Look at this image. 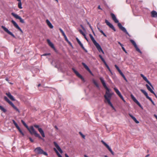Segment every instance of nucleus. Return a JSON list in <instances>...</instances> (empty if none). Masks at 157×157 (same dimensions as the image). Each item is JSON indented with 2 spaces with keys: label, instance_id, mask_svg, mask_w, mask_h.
<instances>
[{
  "label": "nucleus",
  "instance_id": "obj_18",
  "mask_svg": "<svg viewBox=\"0 0 157 157\" xmlns=\"http://www.w3.org/2000/svg\"><path fill=\"white\" fill-rule=\"evenodd\" d=\"M151 16L153 17H157V12L153 10L151 12Z\"/></svg>",
  "mask_w": 157,
  "mask_h": 157
},
{
  "label": "nucleus",
  "instance_id": "obj_43",
  "mask_svg": "<svg viewBox=\"0 0 157 157\" xmlns=\"http://www.w3.org/2000/svg\"><path fill=\"white\" fill-rule=\"evenodd\" d=\"M106 148L108 149L110 152L111 151H112L109 146L107 147Z\"/></svg>",
  "mask_w": 157,
  "mask_h": 157
},
{
  "label": "nucleus",
  "instance_id": "obj_2",
  "mask_svg": "<svg viewBox=\"0 0 157 157\" xmlns=\"http://www.w3.org/2000/svg\"><path fill=\"white\" fill-rule=\"evenodd\" d=\"M111 16L112 17V19L115 23H117L119 29L125 33L126 34H127L129 36H130V35L127 32L126 29L123 27L121 24L119 22L118 20L117 19L115 15L113 13H111Z\"/></svg>",
  "mask_w": 157,
  "mask_h": 157
},
{
  "label": "nucleus",
  "instance_id": "obj_26",
  "mask_svg": "<svg viewBox=\"0 0 157 157\" xmlns=\"http://www.w3.org/2000/svg\"><path fill=\"white\" fill-rule=\"evenodd\" d=\"M146 86L147 87V89L152 94H155V92L153 91L150 88V87L149 86V85L147 84H146Z\"/></svg>",
  "mask_w": 157,
  "mask_h": 157
},
{
  "label": "nucleus",
  "instance_id": "obj_27",
  "mask_svg": "<svg viewBox=\"0 0 157 157\" xmlns=\"http://www.w3.org/2000/svg\"><path fill=\"white\" fill-rule=\"evenodd\" d=\"M76 40L77 41V42L79 44L80 46L81 47V48L82 49H84V47L83 46L82 44L81 43V41L77 38H76Z\"/></svg>",
  "mask_w": 157,
  "mask_h": 157
},
{
  "label": "nucleus",
  "instance_id": "obj_47",
  "mask_svg": "<svg viewBox=\"0 0 157 157\" xmlns=\"http://www.w3.org/2000/svg\"><path fill=\"white\" fill-rule=\"evenodd\" d=\"M14 125H15V126H16V128L17 129H19L20 128L18 126V125L17 123H16V124H15Z\"/></svg>",
  "mask_w": 157,
  "mask_h": 157
},
{
  "label": "nucleus",
  "instance_id": "obj_41",
  "mask_svg": "<svg viewBox=\"0 0 157 157\" xmlns=\"http://www.w3.org/2000/svg\"><path fill=\"white\" fill-rule=\"evenodd\" d=\"M105 65L106 66V67L108 69L109 71H110V69L109 68V66H108V65L107 64V63L105 64Z\"/></svg>",
  "mask_w": 157,
  "mask_h": 157
},
{
  "label": "nucleus",
  "instance_id": "obj_45",
  "mask_svg": "<svg viewBox=\"0 0 157 157\" xmlns=\"http://www.w3.org/2000/svg\"><path fill=\"white\" fill-rule=\"evenodd\" d=\"M51 55V54L50 53H45L43 54V55H41V56H46L47 55Z\"/></svg>",
  "mask_w": 157,
  "mask_h": 157
},
{
  "label": "nucleus",
  "instance_id": "obj_9",
  "mask_svg": "<svg viewBox=\"0 0 157 157\" xmlns=\"http://www.w3.org/2000/svg\"><path fill=\"white\" fill-rule=\"evenodd\" d=\"M130 41L134 46L136 51L141 54L142 52L141 51L139 48H138L137 46V45L136 42L132 40H130Z\"/></svg>",
  "mask_w": 157,
  "mask_h": 157
},
{
  "label": "nucleus",
  "instance_id": "obj_38",
  "mask_svg": "<svg viewBox=\"0 0 157 157\" xmlns=\"http://www.w3.org/2000/svg\"><path fill=\"white\" fill-rule=\"evenodd\" d=\"M79 133L81 135V136H82V137L83 138L85 139V136L84 135H83L82 134V133L81 132H79Z\"/></svg>",
  "mask_w": 157,
  "mask_h": 157
},
{
  "label": "nucleus",
  "instance_id": "obj_12",
  "mask_svg": "<svg viewBox=\"0 0 157 157\" xmlns=\"http://www.w3.org/2000/svg\"><path fill=\"white\" fill-rule=\"evenodd\" d=\"M105 22L106 24L107 25L109 26L110 28L112 29L114 31H116V30L115 28L114 27L113 25L112 24L110 23L107 20H105Z\"/></svg>",
  "mask_w": 157,
  "mask_h": 157
},
{
  "label": "nucleus",
  "instance_id": "obj_29",
  "mask_svg": "<svg viewBox=\"0 0 157 157\" xmlns=\"http://www.w3.org/2000/svg\"><path fill=\"white\" fill-rule=\"evenodd\" d=\"M11 106L15 109L16 111H17L18 113H20V111L15 106L14 104L13 103Z\"/></svg>",
  "mask_w": 157,
  "mask_h": 157
},
{
  "label": "nucleus",
  "instance_id": "obj_23",
  "mask_svg": "<svg viewBox=\"0 0 157 157\" xmlns=\"http://www.w3.org/2000/svg\"><path fill=\"white\" fill-rule=\"evenodd\" d=\"M143 79H144V80L151 87H152V88L154 89V88L153 87V86H152V84H151V82L149 81L147 79V78H146V77L145 76L144 78H143Z\"/></svg>",
  "mask_w": 157,
  "mask_h": 157
},
{
  "label": "nucleus",
  "instance_id": "obj_30",
  "mask_svg": "<svg viewBox=\"0 0 157 157\" xmlns=\"http://www.w3.org/2000/svg\"><path fill=\"white\" fill-rule=\"evenodd\" d=\"M93 83L95 85L96 87L98 88H99V86L98 84L97 83V82L94 80L93 81Z\"/></svg>",
  "mask_w": 157,
  "mask_h": 157
},
{
  "label": "nucleus",
  "instance_id": "obj_37",
  "mask_svg": "<svg viewBox=\"0 0 157 157\" xmlns=\"http://www.w3.org/2000/svg\"><path fill=\"white\" fill-rule=\"evenodd\" d=\"M79 31L80 33L83 36H85L86 34L84 33L82 31V30L80 29L79 30Z\"/></svg>",
  "mask_w": 157,
  "mask_h": 157
},
{
  "label": "nucleus",
  "instance_id": "obj_14",
  "mask_svg": "<svg viewBox=\"0 0 157 157\" xmlns=\"http://www.w3.org/2000/svg\"><path fill=\"white\" fill-rule=\"evenodd\" d=\"M114 90L115 91L116 94L118 95V96L121 98L122 100L124 99L123 96L121 94V93L119 90L116 87L114 88Z\"/></svg>",
  "mask_w": 157,
  "mask_h": 157
},
{
  "label": "nucleus",
  "instance_id": "obj_44",
  "mask_svg": "<svg viewBox=\"0 0 157 157\" xmlns=\"http://www.w3.org/2000/svg\"><path fill=\"white\" fill-rule=\"evenodd\" d=\"M106 148L108 149L110 152L111 151H112L109 146L107 147Z\"/></svg>",
  "mask_w": 157,
  "mask_h": 157
},
{
  "label": "nucleus",
  "instance_id": "obj_61",
  "mask_svg": "<svg viewBox=\"0 0 157 157\" xmlns=\"http://www.w3.org/2000/svg\"><path fill=\"white\" fill-rule=\"evenodd\" d=\"M67 42L71 46H72V45L71 42L69 41H68V42Z\"/></svg>",
  "mask_w": 157,
  "mask_h": 157
},
{
  "label": "nucleus",
  "instance_id": "obj_33",
  "mask_svg": "<svg viewBox=\"0 0 157 157\" xmlns=\"http://www.w3.org/2000/svg\"><path fill=\"white\" fill-rule=\"evenodd\" d=\"M21 5H22V4H21V2H18V7L19 8L22 9V7Z\"/></svg>",
  "mask_w": 157,
  "mask_h": 157
},
{
  "label": "nucleus",
  "instance_id": "obj_7",
  "mask_svg": "<svg viewBox=\"0 0 157 157\" xmlns=\"http://www.w3.org/2000/svg\"><path fill=\"white\" fill-rule=\"evenodd\" d=\"M131 97L133 101L135 103H136L140 108H141L142 109H143V108L142 106H141V105L139 103V102L138 101V100L135 97L134 95L132 94L131 95Z\"/></svg>",
  "mask_w": 157,
  "mask_h": 157
},
{
  "label": "nucleus",
  "instance_id": "obj_52",
  "mask_svg": "<svg viewBox=\"0 0 157 157\" xmlns=\"http://www.w3.org/2000/svg\"><path fill=\"white\" fill-rule=\"evenodd\" d=\"M120 74L121 75V76L122 77L123 76H124V74L121 71L120 72H119Z\"/></svg>",
  "mask_w": 157,
  "mask_h": 157
},
{
  "label": "nucleus",
  "instance_id": "obj_49",
  "mask_svg": "<svg viewBox=\"0 0 157 157\" xmlns=\"http://www.w3.org/2000/svg\"><path fill=\"white\" fill-rule=\"evenodd\" d=\"M101 59L105 65L106 63V62L105 61V60H104L103 58Z\"/></svg>",
  "mask_w": 157,
  "mask_h": 157
},
{
  "label": "nucleus",
  "instance_id": "obj_51",
  "mask_svg": "<svg viewBox=\"0 0 157 157\" xmlns=\"http://www.w3.org/2000/svg\"><path fill=\"white\" fill-rule=\"evenodd\" d=\"M97 28L98 29V30L99 31V32L101 33H103V31L102 30H101L100 28H99V27H97Z\"/></svg>",
  "mask_w": 157,
  "mask_h": 157
},
{
  "label": "nucleus",
  "instance_id": "obj_17",
  "mask_svg": "<svg viewBox=\"0 0 157 157\" xmlns=\"http://www.w3.org/2000/svg\"><path fill=\"white\" fill-rule=\"evenodd\" d=\"M6 94L8 97L10 98L11 100L13 101H15V99L13 97V96L11 95L10 93V92L6 93Z\"/></svg>",
  "mask_w": 157,
  "mask_h": 157
},
{
  "label": "nucleus",
  "instance_id": "obj_4",
  "mask_svg": "<svg viewBox=\"0 0 157 157\" xmlns=\"http://www.w3.org/2000/svg\"><path fill=\"white\" fill-rule=\"evenodd\" d=\"M27 129L29 131L31 135L34 134L36 137H38L40 139H42V137L40 135L38 134L36 131H35L33 126H31L30 127H28V128H27Z\"/></svg>",
  "mask_w": 157,
  "mask_h": 157
},
{
  "label": "nucleus",
  "instance_id": "obj_53",
  "mask_svg": "<svg viewBox=\"0 0 157 157\" xmlns=\"http://www.w3.org/2000/svg\"><path fill=\"white\" fill-rule=\"evenodd\" d=\"M120 74L121 75V76L122 77L123 76H124V74L121 71L120 72H119Z\"/></svg>",
  "mask_w": 157,
  "mask_h": 157
},
{
  "label": "nucleus",
  "instance_id": "obj_3",
  "mask_svg": "<svg viewBox=\"0 0 157 157\" xmlns=\"http://www.w3.org/2000/svg\"><path fill=\"white\" fill-rule=\"evenodd\" d=\"M89 36L92 41L93 42L94 44L96 47V48H97L99 52H101L103 53H104V52L103 51L101 46L99 44L96 42V41L94 39V37L92 35L90 34H89Z\"/></svg>",
  "mask_w": 157,
  "mask_h": 157
},
{
  "label": "nucleus",
  "instance_id": "obj_20",
  "mask_svg": "<svg viewBox=\"0 0 157 157\" xmlns=\"http://www.w3.org/2000/svg\"><path fill=\"white\" fill-rule=\"evenodd\" d=\"M4 99L9 103L11 105L13 104V103L10 101V100L6 96L4 97Z\"/></svg>",
  "mask_w": 157,
  "mask_h": 157
},
{
  "label": "nucleus",
  "instance_id": "obj_31",
  "mask_svg": "<svg viewBox=\"0 0 157 157\" xmlns=\"http://www.w3.org/2000/svg\"><path fill=\"white\" fill-rule=\"evenodd\" d=\"M143 93L144 95L146 97L147 96H148V94L143 89H141L140 90Z\"/></svg>",
  "mask_w": 157,
  "mask_h": 157
},
{
  "label": "nucleus",
  "instance_id": "obj_55",
  "mask_svg": "<svg viewBox=\"0 0 157 157\" xmlns=\"http://www.w3.org/2000/svg\"><path fill=\"white\" fill-rule=\"evenodd\" d=\"M118 44H120V45L122 47L123 46V45L121 44L120 42L118 41Z\"/></svg>",
  "mask_w": 157,
  "mask_h": 157
},
{
  "label": "nucleus",
  "instance_id": "obj_21",
  "mask_svg": "<svg viewBox=\"0 0 157 157\" xmlns=\"http://www.w3.org/2000/svg\"><path fill=\"white\" fill-rule=\"evenodd\" d=\"M4 99L9 103L11 105L13 104V103L10 101V100L6 96L4 97Z\"/></svg>",
  "mask_w": 157,
  "mask_h": 157
},
{
  "label": "nucleus",
  "instance_id": "obj_35",
  "mask_svg": "<svg viewBox=\"0 0 157 157\" xmlns=\"http://www.w3.org/2000/svg\"><path fill=\"white\" fill-rule=\"evenodd\" d=\"M114 66L116 68V69H117V70L118 71V72H120L121 71V70L119 69V67L117 65H114Z\"/></svg>",
  "mask_w": 157,
  "mask_h": 157
},
{
  "label": "nucleus",
  "instance_id": "obj_6",
  "mask_svg": "<svg viewBox=\"0 0 157 157\" xmlns=\"http://www.w3.org/2000/svg\"><path fill=\"white\" fill-rule=\"evenodd\" d=\"M11 15L16 19H18L20 20V22L21 23H25L24 20L21 17L19 16L17 14H16L14 13H12Z\"/></svg>",
  "mask_w": 157,
  "mask_h": 157
},
{
  "label": "nucleus",
  "instance_id": "obj_59",
  "mask_svg": "<svg viewBox=\"0 0 157 157\" xmlns=\"http://www.w3.org/2000/svg\"><path fill=\"white\" fill-rule=\"evenodd\" d=\"M18 130L20 132V133H21V132H22V131H21L20 128L19 129H18Z\"/></svg>",
  "mask_w": 157,
  "mask_h": 157
},
{
  "label": "nucleus",
  "instance_id": "obj_19",
  "mask_svg": "<svg viewBox=\"0 0 157 157\" xmlns=\"http://www.w3.org/2000/svg\"><path fill=\"white\" fill-rule=\"evenodd\" d=\"M129 115L130 117L136 123V124H138L139 122L137 120L136 118L133 116L131 114L129 113Z\"/></svg>",
  "mask_w": 157,
  "mask_h": 157
},
{
  "label": "nucleus",
  "instance_id": "obj_15",
  "mask_svg": "<svg viewBox=\"0 0 157 157\" xmlns=\"http://www.w3.org/2000/svg\"><path fill=\"white\" fill-rule=\"evenodd\" d=\"M53 144L55 147L57 148L60 153H62L63 151L57 143L56 142L54 141L53 142Z\"/></svg>",
  "mask_w": 157,
  "mask_h": 157
},
{
  "label": "nucleus",
  "instance_id": "obj_58",
  "mask_svg": "<svg viewBox=\"0 0 157 157\" xmlns=\"http://www.w3.org/2000/svg\"><path fill=\"white\" fill-rule=\"evenodd\" d=\"M54 50L57 53H58V50L55 48V47H54V48H53Z\"/></svg>",
  "mask_w": 157,
  "mask_h": 157
},
{
  "label": "nucleus",
  "instance_id": "obj_39",
  "mask_svg": "<svg viewBox=\"0 0 157 157\" xmlns=\"http://www.w3.org/2000/svg\"><path fill=\"white\" fill-rule=\"evenodd\" d=\"M34 127L37 128L38 129L39 128H39V126L38 125L34 124Z\"/></svg>",
  "mask_w": 157,
  "mask_h": 157
},
{
  "label": "nucleus",
  "instance_id": "obj_8",
  "mask_svg": "<svg viewBox=\"0 0 157 157\" xmlns=\"http://www.w3.org/2000/svg\"><path fill=\"white\" fill-rule=\"evenodd\" d=\"M2 28L4 30V31L6 32L8 34L14 38H15V36L11 32L9 31V30L4 26H2Z\"/></svg>",
  "mask_w": 157,
  "mask_h": 157
},
{
  "label": "nucleus",
  "instance_id": "obj_10",
  "mask_svg": "<svg viewBox=\"0 0 157 157\" xmlns=\"http://www.w3.org/2000/svg\"><path fill=\"white\" fill-rule=\"evenodd\" d=\"M72 70L74 72L75 74L79 78H80L82 80L84 81V79L82 76L77 71H76L74 68H72Z\"/></svg>",
  "mask_w": 157,
  "mask_h": 157
},
{
  "label": "nucleus",
  "instance_id": "obj_63",
  "mask_svg": "<svg viewBox=\"0 0 157 157\" xmlns=\"http://www.w3.org/2000/svg\"><path fill=\"white\" fill-rule=\"evenodd\" d=\"M141 76L143 78H144L145 76L142 74H140Z\"/></svg>",
  "mask_w": 157,
  "mask_h": 157
},
{
  "label": "nucleus",
  "instance_id": "obj_5",
  "mask_svg": "<svg viewBox=\"0 0 157 157\" xmlns=\"http://www.w3.org/2000/svg\"><path fill=\"white\" fill-rule=\"evenodd\" d=\"M34 151L37 154H43L46 156L48 155L47 153L46 152L44 151L40 147H37L35 148L34 150Z\"/></svg>",
  "mask_w": 157,
  "mask_h": 157
},
{
  "label": "nucleus",
  "instance_id": "obj_46",
  "mask_svg": "<svg viewBox=\"0 0 157 157\" xmlns=\"http://www.w3.org/2000/svg\"><path fill=\"white\" fill-rule=\"evenodd\" d=\"M64 38H65V40L67 42H68V41H69V40H68L66 36H64Z\"/></svg>",
  "mask_w": 157,
  "mask_h": 157
},
{
  "label": "nucleus",
  "instance_id": "obj_34",
  "mask_svg": "<svg viewBox=\"0 0 157 157\" xmlns=\"http://www.w3.org/2000/svg\"><path fill=\"white\" fill-rule=\"evenodd\" d=\"M59 30H60V32L61 33H62L63 35V36H66V35L65 34L64 32H63V30L61 28H59Z\"/></svg>",
  "mask_w": 157,
  "mask_h": 157
},
{
  "label": "nucleus",
  "instance_id": "obj_36",
  "mask_svg": "<svg viewBox=\"0 0 157 157\" xmlns=\"http://www.w3.org/2000/svg\"><path fill=\"white\" fill-rule=\"evenodd\" d=\"M101 142L103 143V144L106 147H107L109 145L105 143L104 141L101 140Z\"/></svg>",
  "mask_w": 157,
  "mask_h": 157
},
{
  "label": "nucleus",
  "instance_id": "obj_48",
  "mask_svg": "<svg viewBox=\"0 0 157 157\" xmlns=\"http://www.w3.org/2000/svg\"><path fill=\"white\" fill-rule=\"evenodd\" d=\"M14 125H15V126H16V128L17 129H19L20 128L18 126V125L17 123H16V124H15Z\"/></svg>",
  "mask_w": 157,
  "mask_h": 157
},
{
  "label": "nucleus",
  "instance_id": "obj_50",
  "mask_svg": "<svg viewBox=\"0 0 157 157\" xmlns=\"http://www.w3.org/2000/svg\"><path fill=\"white\" fill-rule=\"evenodd\" d=\"M101 59L105 65L106 63V62L105 61V60H104L103 58Z\"/></svg>",
  "mask_w": 157,
  "mask_h": 157
},
{
  "label": "nucleus",
  "instance_id": "obj_42",
  "mask_svg": "<svg viewBox=\"0 0 157 157\" xmlns=\"http://www.w3.org/2000/svg\"><path fill=\"white\" fill-rule=\"evenodd\" d=\"M106 148L108 149L110 152L111 151H112L109 146L107 147Z\"/></svg>",
  "mask_w": 157,
  "mask_h": 157
},
{
  "label": "nucleus",
  "instance_id": "obj_54",
  "mask_svg": "<svg viewBox=\"0 0 157 157\" xmlns=\"http://www.w3.org/2000/svg\"><path fill=\"white\" fill-rule=\"evenodd\" d=\"M122 49L126 53H127V52H126L125 48L123 46L122 47Z\"/></svg>",
  "mask_w": 157,
  "mask_h": 157
},
{
  "label": "nucleus",
  "instance_id": "obj_22",
  "mask_svg": "<svg viewBox=\"0 0 157 157\" xmlns=\"http://www.w3.org/2000/svg\"><path fill=\"white\" fill-rule=\"evenodd\" d=\"M46 22L47 25L50 28L52 29L53 28V26L48 20L47 19L46 20Z\"/></svg>",
  "mask_w": 157,
  "mask_h": 157
},
{
  "label": "nucleus",
  "instance_id": "obj_57",
  "mask_svg": "<svg viewBox=\"0 0 157 157\" xmlns=\"http://www.w3.org/2000/svg\"><path fill=\"white\" fill-rule=\"evenodd\" d=\"M122 77L126 82H127V80L124 75Z\"/></svg>",
  "mask_w": 157,
  "mask_h": 157
},
{
  "label": "nucleus",
  "instance_id": "obj_62",
  "mask_svg": "<svg viewBox=\"0 0 157 157\" xmlns=\"http://www.w3.org/2000/svg\"><path fill=\"white\" fill-rule=\"evenodd\" d=\"M141 76L143 78H144L145 76L142 74H140Z\"/></svg>",
  "mask_w": 157,
  "mask_h": 157
},
{
  "label": "nucleus",
  "instance_id": "obj_28",
  "mask_svg": "<svg viewBox=\"0 0 157 157\" xmlns=\"http://www.w3.org/2000/svg\"><path fill=\"white\" fill-rule=\"evenodd\" d=\"M54 150L55 151L57 155L59 157H62L61 155L59 153L58 151L55 148H54Z\"/></svg>",
  "mask_w": 157,
  "mask_h": 157
},
{
  "label": "nucleus",
  "instance_id": "obj_11",
  "mask_svg": "<svg viewBox=\"0 0 157 157\" xmlns=\"http://www.w3.org/2000/svg\"><path fill=\"white\" fill-rule=\"evenodd\" d=\"M11 22L13 24L14 26L18 30H19L20 32L22 33H23V31L21 28L17 24L16 22L15 21H14L13 20H12L11 21Z\"/></svg>",
  "mask_w": 157,
  "mask_h": 157
},
{
  "label": "nucleus",
  "instance_id": "obj_24",
  "mask_svg": "<svg viewBox=\"0 0 157 157\" xmlns=\"http://www.w3.org/2000/svg\"><path fill=\"white\" fill-rule=\"evenodd\" d=\"M38 131L40 132V134H41L42 136L43 137H45V134L44 131L42 129V128H39L38 129Z\"/></svg>",
  "mask_w": 157,
  "mask_h": 157
},
{
  "label": "nucleus",
  "instance_id": "obj_64",
  "mask_svg": "<svg viewBox=\"0 0 157 157\" xmlns=\"http://www.w3.org/2000/svg\"><path fill=\"white\" fill-rule=\"evenodd\" d=\"M102 34L105 37L106 36V34L104 33V32H103V33H102Z\"/></svg>",
  "mask_w": 157,
  "mask_h": 157
},
{
  "label": "nucleus",
  "instance_id": "obj_1",
  "mask_svg": "<svg viewBox=\"0 0 157 157\" xmlns=\"http://www.w3.org/2000/svg\"><path fill=\"white\" fill-rule=\"evenodd\" d=\"M99 79L102 84L104 88L106 89V91L105 93V94L104 96V97L105 99L104 101L105 103L107 102H108V104L112 107V108L116 111V109L114 106H113L112 104L110 101V99L111 98L112 95L110 93V90L107 87L106 85V84L105 82V81L102 77H100L99 78Z\"/></svg>",
  "mask_w": 157,
  "mask_h": 157
},
{
  "label": "nucleus",
  "instance_id": "obj_60",
  "mask_svg": "<svg viewBox=\"0 0 157 157\" xmlns=\"http://www.w3.org/2000/svg\"><path fill=\"white\" fill-rule=\"evenodd\" d=\"M12 121H13V123L14 124H16L17 123L15 122V121L13 120H12Z\"/></svg>",
  "mask_w": 157,
  "mask_h": 157
},
{
  "label": "nucleus",
  "instance_id": "obj_40",
  "mask_svg": "<svg viewBox=\"0 0 157 157\" xmlns=\"http://www.w3.org/2000/svg\"><path fill=\"white\" fill-rule=\"evenodd\" d=\"M146 97L147 99H149L151 101H152V100L151 99V98L148 95Z\"/></svg>",
  "mask_w": 157,
  "mask_h": 157
},
{
  "label": "nucleus",
  "instance_id": "obj_16",
  "mask_svg": "<svg viewBox=\"0 0 157 157\" xmlns=\"http://www.w3.org/2000/svg\"><path fill=\"white\" fill-rule=\"evenodd\" d=\"M82 64L84 66V68L92 75H93L91 71L90 70V68L88 67V66L84 63H82Z\"/></svg>",
  "mask_w": 157,
  "mask_h": 157
},
{
  "label": "nucleus",
  "instance_id": "obj_25",
  "mask_svg": "<svg viewBox=\"0 0 157 157\" xmlns=\"http://www.w3.org/2000/svg\"><path fill=\"white\" fill-rule=\"evenodd\" d=\"M47 41L49 45L52 48H54L55 47L54 46L53 44L51 42L50 40L49 39H47Z\"/></svg>",
  "mask_w": 157,
  "mask_h": 157
},
{
  "label": "nucleus",
  "instance_id": "obj_32",
  "mask_svg": "<svg viewBox=\"0 0 157 157\" xmlns=\"http://www.w3.org/2000/svg\"><path fill=\"white\" fill-rule=\"evenodd\" d=\"M21 122L27 128H28V126L26 124V123L23 120H21Z\"/></svg>",
  "mask_w": 157,
  "mask_h": 157
},
{
  "label": "nucleus",
  "instance_id": "obj_13",
  "mask_svg": "<svg viewBox=\"0 0 157 157\" xmlns=\"http://www.w3.org/2000/svg\"><path fill=\"white\" fill-rule=\"evenodd\" d=\"M114 90L115 91L116 94L118 95V96L121 98L122 100L124 99L123 96L121 94V93L119 90L116 87L114 88Z\"/></svg>",
  "mask_w": 157,
  "mask_h": 157
},
{
  "label": "nucleus",
  "instance_id": "obj_56",
  "mask_svg": "<svg viewBox=\"0 0 157 157\" xmlns=\"http://www.w3.org/2000/svg\"><path fill=\"white\" fill-rule=\"evenodd\" d=\"M29 139L31 142H33V140L32 139V138L31 137H29Z\"/></svg>",
  "mask_w": 157,
  "mask_h": 157
}]
</instances>
